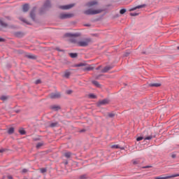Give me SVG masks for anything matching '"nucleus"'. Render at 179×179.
Returning a JSON list of instances; mask_svg holds the SVG:
<instances>
[{
	"mask_svg": "<svg viewBox=\"0 0 179 179\" xmlns=\"http://www.w3.org/2000/svg\"><path fill=\"white\" fill-rule=\"evenodd\" d=\"M13 132H15V129L13 127H10V129H8V134L11 135V134H13Z\"/></svg>",
	"mask_w": 179,
	"mask_h": 179,
	"instance_id": "obj_18",
	"label": "nucleus"
},
{
	"mask_svg": "<svg viewBox=\"0 0 179 179\" xmlns=\"http://www.w3.org/2000/svg\"><path fill=\"white\" fill-rule=\"evenodd\" d=\"M73 6H74L73 4H69V5H66V6H59V8H60V9L66 10L68 9H71V8H73Z\"/></svg>",
	"mask_w": 179,
	"mask_h": 179,
	"instance_id": "obj_6",
	"label": "nucleus"
},
{
	"mask_svg": "<svg viewBox=\"0 0 179 179\" xmlns=\"http://www.w3.org/2000/svg\"><path fill=\"white\" fill-rule=\"evenodd\" d=\"M125 12H127V9H125V8L121 9L120 10V15H124V13H125Z\"/></svg>",
	"mask_w": 179,
	"mask_h": 179,
	"instance_id": "obj_29",
	"label": "nucleus"
},
{
	"mask_svg": "<svg viewBox=\"0 0 179 179\" xmlns=\"http://www.w3.org/2000/svg\"><path fill=\"white\" fill-rule=\"evenodd\" d=\"M108 103H110V101L108 99H103V100L99 101V104H101V105L108 104Z\"/></svg>",
	"mask_w": 179,
	"mask_h": 179,
	"instance_id": "obj_10",
	"label": "nucleus"
},
{
	"mask_svg": "<svg viewBox=\"0 0 179 179\" xmlns=\"http://www.w3.org/2000/svg\"><path fill=\"white\" fill-rule=\"evenodd\" d=\"M73 15L72 14H66V13H62L59 15L60 19H69V17H72Z\"/></svg>",
	"mask_w": 179,
	"mask_h": 179,
	"instance_id": "obj_4",
	"label": "nucleus"
},
{
	"mask_svg": "<svg viewBox=\"0 0 179 179\" xmlns=\"http://www.w3.org/2000/svg\"><path fill=\"white\" fill-rule=\"evenodd\" d=\"M5 152V150H3V149H1V150H0V153H2V152Z\"/></svg>",
	"mask_w": 179,
	"mask_h": 179,
	"instance_id": "obj_45",
	"label": "nucleus"
},
{
	"mask_svg": "<svg viewBox=\"0 0 179 179\" xmlns=\"http://www.w3.org/2000/svg\"><path fill=\"white\" fill-rule=\"evenodd\" d=\"M110 69H113V67L110 66H107L103 69V72H108Z\"/></svg>",
	"mask_w": 179,
	"mask_h": 179,
	"instance_id": "obj_14",
	"label": "nucleus"
},
{
	"mask_svg": "<svg viewBox=\"0 0 179 179\" xmlns=\"http://www.w3.org/2000/svg\"><path fill=\"white\" fill-rule=\"evenodd\" d=\"M171 157H172V159H176V157H177V155H176V154H172V155H171Z\"/></svg>",
	"mask_w": 179,
	"mask_h": 179,
	"instance_id": "obj_38",
	"label": "nucleus"
},
{
	"mask_svg": "<svg viewBox=\"0 0 179 179\" xmlns=\"http://www.w3.org/2000/svg\"><path fill=\"white\" fill-rule=\"evenodd\" d=\"M29 4H24V5L22 6V10H23V12H27V10H29Z\"/></svg>",
	"mask_w": 179,
	"mask_h": 179,
	"instance_id": "obj_11",
	"label": "nucleus"
},
{
	"mask_svg": "<svg viewBox=\"0 0 179 179\" xmlns=\"http://www.w3.org/2000/svg\"><path fill=\"white\" fill-rule=\"evenodd\" d=\"M83 64H78V66H82Z\"/></svg>",
	"mask_w": 179,
	"mask_h": 179,
	"instance_id": "obj_47",
	"label": "nucleus"
},
{
	"mask_svg": "<svg viewBox=\"0 0 179 179\" xmlns=\"http://www.w3.org/2000/svg\"><path fill=\"white\" fill-rule=\"evenodd\" d=\"M61 94L59 92L52 93L50 94V99H59Z\"/></svg>",
	"mask_w": 179,
	"mask_h": 179,
	"instance_id": "obj_7",
	"label": "nucleus"
},
{
	"mask_svg": "<svg viewBox=\"0 0 179 179\" xmlns=\"http://www.w3.org/2000/svg\"><path fill=\"white\" fill-rule=\"evenodd\" d=\"M0 24L2 27H8V24H6L3 19H0Z\"/></svg>",
	"mask_w": 179,
	"mask_h": 179,
	"instance_id": "obj_12",
	"label": "nucleus"
},
{
	"mask_svg": "<svg viewBox=\"0 0 179 179\" xmlns=\"http://www.w3.org/2000/svg\"><path fill=\"white\" fill-rule=\"evenodd\" d=\"M66 37H76V34H66Z\"/></svg>",
	"mask_w": 179,
	"mask_h": 179,
	"instance_id": "obj_30",
	"label": "nucleus"
},
{
	"mask_svg": "<svg viewBox=\"0 0 179 179\" xmlns=\"http://www.w3.org/2000/svg\"><path fill=\"white\" fill-rule=\"evenodd\" d=\"M3 41H5V39L0 38V43H2Z\"/></svg>",
	"mask_w": 179,
	"mask_h": 179,
	"instance_id": "obj_43",
	"label": "nucleus"
},
{
	"mask_svg": "<svg viewBox=\"0 0 179 179\" xmlns=\"http://www.w3.org/2000/svg\"><path fill=\"white\" fill-rule=\"evenodd\" d=\"M112 149H120V145H111Z\"/></svg>",
	"mask_w": 179,
	"mask_h": 179,
	"instance_id": "obj_27",
	"label": "nucleus"
},
{
	"mask_svg": "<svg viewBox=\"0 0 179 179\" xmlns=\"http://www.w3.org/2000/svg\"><path fill=\"white\" fill-rule=\"evenodd\" d=\"M40 83H41V80H36L35 81V84H36V85H40Z\"/></svg>",
	"mask_w": 179,
	"mask_h": 179,
	"instance_id": "obj_34",
	"label": "nucleus"
},
{
	"mask_svg": "<svg viewBox=\"0 0 179 179\" xmlns=\"http://www.w3.org/2000/svg\"><path fill=\"white\" fill-rule=\"evenodd\" d=\"M19 132H20V134L21 135H25V134H26V131H24V129H20L19 130Z\"/></svg>",
	"mask_w": 179,
	"mask_h": 179,
	"instance_id": "obj_25",
	"label": "nucleus"
},
{
	"mask_svg": "<svg viewBox=\"0 0 179 179\" xmlns=\"http://www.w3.org/2000/svg\"><path fill=\"white\" fill-rule=\"evenodd\" d=\"M72 43H74V44H76L79 47H87V45H89V43H90V38H85L83 41H78L76 38H74L72 40Z\"/></svg>",
	"mask_w": 179,
	"mask_h": 179,
	"instance_id": "obj_1",
	"label": "nucleus"
},
{
	"mask_svg": "<svg viewBox=\"0 0 179 179\" xmlns=\"http://www.w3.org/2000/svg\"><path fill=\"white\" fill-rule=\"evenodd\" d=\"M81 178H82V179H83V177H81Z\"/></svg>",
	"mask_w": 179,
	"mask_h": 179,
	"instance_id": "obj_50",
	"label": "nucleus"
},
{
	"mask_svg": "<svg viewBox=\"0 0 179 179\" xmlns=\"http://www.w3.org/2000/svg\"><path fill=\"white\" fill-rule=\"evenodd\" d=\"M90 99H96V95L91 94L89 95Z\"/></svg>",
	"mask_w": 179,
	"mask_h": 179,
	"instance_id": "obj_32",
	"label": "nucleus"
},
{
	"mask_svg": "<svg viewBox=\"0 0 179 179\" xmlns=\"http://www.w3.org/2000/svg\"><path fill=\"white\" fill-rule=\"evenodd\" d=\"M101 12H103V10L101 9H96V10L89 9L85 10L84 13L85 15H98V13H101Z\"/></svg>",
	"mask_w": 179,
	"mask_h": 179,
	"instance_id": "obj_2",
	"label": "nucleus"
},
{
	"mask_svg": "<svg viewBox=\"0 0 179 179\" xmlns=\"http://www.w3.org/2000/svg\"><path fill=\"white\" fill-rule=\"evenodd\" d=\"M129 55V52H126L124 53V57H128Z\"/></svg>",
	"mask_w": 179,
	"mask_h": 179,
	"instance_id": "obj_39",
	"label": "nucleus"
},
{
	"mask_svg": "<svg viewBox=\"0 0 179 179\" xmlns=\"http://www.w3.org/2000/svg\"><path fill=\"white\" fill-rule=\"evenodd\" d=\"M41 173H42V174H44V173H47V169L45 168H42L39 169Z\"/></svg>",
	"mask_w": 179,
	"mask_h": 179,
	"instance_id": "obj_26",
	"label": "nucleus"
},
{
	"mask_svg": "<svg viewBox=\"0 0 179 179\" xmlns=\"http://www.w3.org/2000/svg\"><path fill=\"white\" fill-rule=\"evenodd\" d=\"M143 6H144L143 5L138 6L130 8L129 10L130 12H132V10H136V9H141V8H143Z\"/></svg>",
	"mask_w": 179,
	"mask_h": 179,
	"instance_id": "obj_13",
	"label": "nucleus"
},
{
	"mask_svg": "<svg viewBox=\"0 0 179 179\" xmlns=\"http://www.w3.org/2000/svg\"><path fill=\"white\" fill-rule=\"evenodd\" d=\"M22 173H27V169H24L22 170Z\"/></svg>",
	"mask_w": 179,
	"mask_h": 179,
	"instance_id": "obj_41",
	"label": "nucleus"
},
{
	"mask_svg": "<svg viewBox=\"0 0 179 179\" xmlns=\"http://www.w3.org/2000/svg\"><path fill=\"white\" fill-rule=\"evenodd\" d=\"M65 164H68V162H66Z\"/></svg>",
	"mask_w": 179,
	"mask_h": 179,
	"instance_id": "obj_48",
	"label": "nucleus"
},
{
	"mask_svg": "<svg viewBox=\"0 0 179 179\" xmlns=\"http://www.w3.org/2000/svg\"><path fill=\"white\" fill-rule=\"evenodd\" d=\"M57 125H58V122H53L50 124V127H51V128H54V127H57Z\"/></svg>",
	"mask_w": 179,
	"mask_h": 179,
	"instance_id": "obj_24",
	"label": "nucleus"
},
{
	"mask_svg": "<svg viewBox=\"0 0 179 179\" xmlns=\"http://www.w3.org/2000/svg\"><path fill=\"white\" fill-rule=\"evenodd\" d=\"M143 139V136H140L136 138V141L139 142V141H142Z\"/></svg>",
	"mask_w": 179,
	"mask_h": 179,
	"instance_id": "obj_33",
	"label": "nucleus"
},
{
	"mask_svg": "<svg viewBox=\"0 0 179 179\" xmlns=\"http://www.w3.org/2000/svg\"><path fill=\"white\" fill-rule=\"evenodd\" d=\"M27 58H29V59H36L37 57L34 55L28 54L27 55Z\"/></svg>",
	"mask_w": 179,
	"mask_h": 179,
	"instance_id": "obj_9",
	"label": "nucleus"
},
{
	"mask_svg": "<svg viewBox=\"0 0 179 179\" xmlns=\"http://www.w3.org/2000/svg\"><path fill=\"white\" fill-rule=\"evenodd\" d=\"M67 94H71L72 93V91L71 90H69L66 92Z\"/></svg>",
	"mask_w": 179,
	"mask_h": 179,
	"instance_id": "obj_40",
	"label": "nucleus"
},
{
	"mask_svg": "<svg viewBox=\"0 0 179 179\" xmlns=\"http://www.w3.org/2000/svg\"><path fill=\"white\" fill-rule=\"evenodd\" d=\"M69 76H71V72L69 71H66L64 73V78H69Z\"/></svg>",
	"mask_w": 179,
	"mask_h": 179,
	"instance_id": "obj_22",
	"label": "nucleus"
},
{
	"mask_svg": "<svg viewBox=\"0 0 179 179\" xmlns=\"http://www.w3.org/2000/svg\"><path fill=\"white\" fill-rule=\"evenodd\" d=\"M86 26H89V25H86Z\"/></svg>",
	"mask_w": 179,
	"mask_h": 179,
	"instance_id": "obj_51",
	"label": "nucleus"
},
{
	"mask_svg": "<svg viewBox=\"0 0 179 179\" xmlns=\"http://www.w3.org/2000/svg\"><path fill=\"white\" fill-rule=\"evenodd\" d=\"M144 134H146L147 135H149V130L145 131Z\"/></svg>",
	"mask_w": 179,
	"mask_h": 179,
	"instance_id": "obj_42",
	"label": "nucleus"
},
{
	"mask_svg": "<svg viewBox=\"0 0 179 179\" xmlns=\"http://www.w3.org/2000/svg\"><path fill=\"white\" fill-rule=\"evenodd\" d=\"M177 48H178V50H179V46Z\"/></svg>",
	"mask_w": 179,
	"mask_h": 179,
	"instance_id": "obj_49",
	"label": "nucleus"
},
{
	"mask_svg": "<svg viewBox=\"0 0 179 179\" xmlns=\"http://www.w3.org/2000/svg\"><path fill=\"white\" fill-rule=\"evenodd\" d=\"M30 17L32 20H35L36 19V14H34V12L31 11L30 13Z\"/></svg>",
	"mask_w": 179,
	"mask_h": 179,
	"instance_id": "obj_17",
	"label": "nucleus"
},
{
	"mask_svg": "<svg viewBox=\"0 0 179 179\" xmlns=\"http://www.w3.org/2000/svg\"><path fill=\"white\" fill-rule=\"evenodd\" d=\"M92 83L94 85V86H96V87H100V83H99V82L96 81V80H93Z\"/></svg>",
	"mask_w": 179,
	"mask_h": 179,
	"instance_id": "obj_19",
	"label": "nucleus"
},
{
	"mask_svg": "<svg viewBox=\"0 0 179 179\" xmlns=\"http://www.w3.org/2000/svg\"><path fill=\"white\" fill-rule=\"evenodd\" d=\"M94 67L91 66H88L87 67H85V69H84L85 71H93Z\"/></svg>",
	"mask_w": 179,
	"mask_h": 179,
	"instance_id": "obj_21",
	"label": "nucleus"
},
{
	"mask_svg": "<svg viewBox=\"0 0 179 179\" xmlns=\"http://www.w3.org/2000/svg\"><path fill=\"white\" fill-rule=\"evenodd\" d=\"M130 15H131V16H138V15H139V13H131Z\"/></svg>",
	"mask_w": 179,
	"mask_h": 179,
	"instance_id": "obj_35",
	"label": "nucleus"
},
{
	"mask_svg": "<svg viewBox=\"0 0 179 179\" xmlns=\"http://www.w3.org/2000/svg\"><path fill=\"white\" fill-rule=\"evenodd\" d=\"M5 99H6V98L4 96L1 97V100H5Z\"/></svg>",
	"mask_w": 179,
	"mask_h": 179,
	"instance_id": "obj_46",
	"label": "nucleus"
},
{
	"mask_svg": "<svg viewBox=\"0 0 179 179\" xmlns=\"http://www.w3.org/2000/svg\"><path fill=\"white\" fill-rule=\"evenodd\" d=\"M138 161H133V164H138Z\"/></svg>",
	"mask_w": 179,
	"mask_h": 179,
	"instance_id": "obj_44",
	"label": "nucleus"
},
{
	"mask_svg": "<svg viewBox=\"0 0 179 179\" xmlns=\"http://www.w3.org/2000/svg\"><path fill=\"white\" fill-rule=\"evenodd\" d=\"M149 86H150V87H159V86H162V84L154 83L149 84Z\"/></svg>",
	"mask_w": 179,
	"mask_h": 179,
	"instance_id": "obj_8",
	"label": "nucleus"
},
{
	"mask_svg": "<svg viewBox=\"0 0 179 179\" xmlns=\"http://www.w3.org/2000/svg\"><path fill=\"white\" fill-rule=\"evenodd\" d=\"M69 55L71 58H76V57H78L77 53H70Z\"/></svg>",
	"mask_w": 179,
	"mask_h": 179,
	"instance_id": "obj_23",
	"label": "nucleus"
},
{
	"mask_svg": "<svg viewBox=\"0 0 179 179\" xmlns=\"http://www.w3.org/2000/svg\"><path fill=\"white\" fill-rule=\"evenodd\" d=\"M64 156H65V157H67V159H69V157H71V156H72V153H71L69 152H65Z\"/></svg>",
	"mask_w": 179,
	"mask_h": 179,
	"instance_id": "obj_20",
	"label": "nucleus"
},
{
	"mask_svg": "<svg viewBox=\"0 0 179 179\" xmlns=\"http://www.w3.org/2000/svg\"><path fill=\"white\" fill-rule=\"evenodd\" d=\"M51 3L50 2V1H47L46 3H45V8H48L49 6H50Z\"/></svg>",
	"mask_w": 179,
	"mask_h": 179,
	"instance_id": "obj_28",
	"label": "nucleus"
},
{
	"mask_svg": "<svg viewBox=\"0 0 179 179\" xmlns=\"http://www.w3.org/2000/svg\"><path fill=\"white\" fill-rule=\"evenodd\" d=\"M99 4V2L97 1H91L88 2L86 5L88 8H92V6H96Z\"/></svg>",
	"mask_w": 179,
	"mask_h": 179,
	"instance_id": "obj_5",
	"label": "nucleus"
},
{
	"mask_svg": "<svg viewBox=\"0 0 179 179\" xmlns=\"http://www.w3.org/2000/svg\"><path fill=\"white\" fill-rule=\"evenodd\" d=\"M115 115L114 113H109L108 114V117H110V118H113V117H114Z\"/></svg>",
	"mask_w": 179,
	"mask_h": 179,
	"instance_id": "obj_37",
	"label": "nucleus"
},
{
	"mask_svg": "<svg viewBox=\"0 0 179 179\" xmlns=\"http://www.w3.org/2000/svg\"><path fill=\"white\" fill-rule=\"evenodd\" d=\"M61 108L58 106H51L52 110H55V111H58Z\"/></svg>",
	"mask_w": 179,
	"mask_h": 179,
	"instance_id": "obj_16",
	"label": "nucleus"
},
{
	"mask_svg": "<svg viewBox=\"0 0 179 179\" xmlns=\"http://www.w3.org/2000/svg\"><path fill=\"white\" fill-rule=\"evenodd\" d=\"M176 177H179V173L173 174L169 176L162 177V176H157L155 179H169V178H176Z\"/></svg>",
	"mask_w": 179,
	"mask_h": 179,
	"instance_id": "obj_3",
	"label": "nucleus"
},
{
	"mask_svg": "<svg viewBox=\"0 0 179 179\" xmlns=\"http://www.w3.org/2000/svg\"><path fill=\"white\" fill-rule=\"evenodd\" d=\"M41 146H43V143H38L36 145V148H37V149H40V148H41Z\"/></svg>",
	"mask_w": 179,
	"mask_h": 179,
	"instance_id": "obj_31",
	"label": "nucleus"
},
{
	"mask_svg": "<svg viewBox=\"0 0 179 179\" xmlns=\"http://www.w3.org/2000/svg\"><path fill=\"white\" fill-rule=\"evenodd\" d=\"M153 139V136L150 134V136H145V141H150Z\"/></svg>",
	"mask_w": 179,
	"mask_h": 179,
	"instance_id": "obj_15",
	"label": "nucleus"
},
{
	"mask_svg": "<svg viewBox=\"0 0 179 179\" xmlns=\"http://www.w3.org/2000/svg\"><path fill=\"white\" fill-rule=\"evenodd\" d=\"M21 20H22V22H24V23H27V24H31L30 22H27V20H24V19H21Z\"/></svg>",
	"mask_w": 179,
	"mask_h": 179,
	"instance_id": "obj_36",
	"label": "nucleus"
}]
</instances>
